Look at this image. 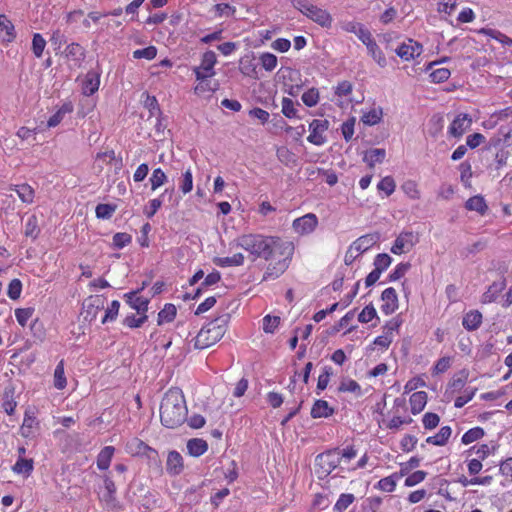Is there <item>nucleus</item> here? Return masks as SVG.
<instances>
[{"mask_svg":"<svg viewBox=\"0 0 512 512\" xmlns=\"http://www.w3.org/2000/svg\"><path fill=\"white\" fill-rule=\"evenodd\" d=\"M50 42L54 46V50L58 52L67 41L65 35L60 30H56L52 33Z\"/></svg>","mask_w":512,"mask_h":512,"instance_id":"nucleus-64","label":"nucleus"},{"mask_svg":"<svg viewBox=\"0 0 512 512\" xmlns=\"http://www.w3.org/2000/svg\"><path fill=\"white\" fill-rule=\"evenodd\" d=\"M236 246L248 251L253 260L272 259L276 255H288L294 250L292 242L283 241L279 237L261 234H244L235 240Z\"/></svg>","mask_w":512,"mask_h":512,"instance_id":"nucleus-1","label":"nucleus"},{"mask_svg":"<svg viewBox=\"0 0 512 512\" xmlns=\"http://www.w3.org/2000/svg\"><path fill=\"white\" fill-rule=\"evenodd\" d=\"M368 53L371 55V57L377 62V64L380 67H385L387 64L386 58L383 55L382 51L380 50L379 46L375 42H371L367 46Z\"/></svg>","mask_w":512,"mask_h":512,"instance_id":"nucleus-36","label":"nucleus"},{"mask_svg":"<svg viewBox=\"0 0 512 512\" xmlns=\"http://www.w3.org/2000/svg\"><path fill=\"white\" fill-rule=\"evenodd\" d=\"M391 262H392V258L388 254H386V253L378 254L374 259V266H375L374 269H378L379 272L382 273L384 270H386L389 267Z\"/></svg>","mask_w":512,"mask_h":512,"instance_id":"nucleus-50","label":"nucleus"},{"mask_svg":"<svg viewBox=\"0 0 512 512\" xmlns=\"http://www.w3.org/2000/svg\"><path fill=\"white\" fill-rule=\"evenodd\" d=\"M472 124V118L469 114L461 113L455 117L448 129V134L455 138H460Z\"/></svg>","mask_w":512,"mask_h":512,"instance_id":"nucleus-9","label":"nucleus"},{"mask_svg":"<svg viewBox=\"0 0 512 512\" xmlns=\"http://www.w3.org/2000/svg\"><path fill=\"white\" fill-rule=\"evenodd\" d=\"M411 267V264L409 262H406V263H399L394 271L392 273H390L389 275V281H396L400 278H402L406 273L407 271L410 269Z\"/></svg>","mask_w":512,"mask_h":512,"instance_id":"nucleus-61","label":"nucleus"},{"mask_svg":"<svg viewBox=\"0 0 512 512\" xmlns=\"http://www.w3.org/2000/svg\"><path fill=\"white\" fill-rule=\"evenodd\" d=\"M377 188L385 192L387 196H390L395 191L396 184L391 176H386L378 183Z\"/></svg>","mask_w":512,"mask_h":512,"instance_id":"nucleus-47","label":"nucleus"},{"mask_svg":"<svg viewBox=\"0 0 512 512\" xmlns=\"http://www.w3.org/2000/svg\"><path fill=\"white\" fill-rule=\"evenodd\" d=\"M386 151L383 148H373L368 150L364 155V162L369 167H374L376 163H382L385 159Z\"/></svg>","mask_w":512,"mask_h":512,"instance_id":"nucleus-27","label":"nucleus"},{"mask_svg":"<svg viewBox=\"0 0 512 512\" xmlns=\"http://www.w3.org/2000/svg\"><path fill=\"white\" fill-rule=\"evenodd\" d=\"M341 463V451L338 448L328 450L316 457V465L324 476L329 475Z\"/></svg>","mask_w":512,"mask_h":512,"instance_id":"nucleus-6","label":"nucleus"},{"mask_svg":"<svg viewBox=\"0 0 512 512\" xmlns=\"http://www.w3.org/2000/svg\"><path fill=\"white\" fill-rule=\"evenodd\" d=\"M311 133L308 136L307 140L314 145H322L325 142V137L322 135L324 131H326L329 127V122L327 120H318L315 119L310 123Z\"/></svg>","mask_w":512,"mask_h":512,"instance_id":"nucleus-12","label":"nucleus"},{"mask_svg":"<svg viewBox=\"0 0 512 512\" xmlns=\"http://www.w3.org/2000/svg\"><path fill=\"white\" fill-rule=\"evenodd\" d=\"M217 62L216 54L209 50L206 51L201 60V64L198 67L193 68L196 80L204 81L215 75L214 66Z\"/></svg>","mask_w":512,"mask_h":512,"instance_id":"nucleus-7","label":"nucleus"},{"mask_svg":"<svg viewBox=\"0 0 512 512\" xmlns=\"http://www.w3.org/2000/svg\"><path fill=\"white\" fill-rule=\"evenodd\" d=\"M476 391H477V388H466L463 391V394L461 396H458L455 399V403H454L455 407L461 408L465 404H467L473 398V396L475 395Z\"/></svg>","mask_w":512,"mask_h":512,"instance_id":"nucleus-54","label":"nucleus"},{"mask_svg":"<svg viewBox=\"0 0 512 512\" xmlns=\"http://www.w3.org/2000/svg\"><path fill=\"white\" fill-rule=\"evenodd\" d=\"M260 62L266 71H272L277 65V57L272 53H263L260 56Z\"/></svg>","mask_w":512,"mask_h":512,"instance_id":"nucleus-53","label":"nucleus"},{"mask_svg":"<svg viewBox=\"0 0 512 512\" xmlns=\"http://www.w3.org/2000/svg\"><path fill=\"white\" fill-rule=\"evenodd\" d=\"M485 432L481 427H474L469 429L464 435L462 436V443L465 445H468L472 442H475L479 439H481L484 436Z\"/></svg>","mask_w":512,"mask_h":512,"instance_id":"nucleus-39","label":"nucleus"},{"mask_svg":"<svg viewBox=\"0 0 512 512\" xmlns=\"http://www.w3.org/2000/svg\"><path fill=\"white\" fill-rule=\"evenodd\" d=\"M115 448L113 446H105L97 456V467L100 470H107L114 455Z\"/></svg>","mask_w":512,"mask_h":512,"instance_id":"nucleus-28","label":"nucleus"},{"mask_svg":"<svg viewBox=\"0 0 512 512\" xmlns=\"http://www.w3.org/2000/svg\"><path fill=\"white\" fill-rule=\"evenodd\" d=\"M54 386L57 389H63L66 386V378L64 375L63 360L59 362L54 371Z\"/></svg>","mask_w":512,"mask_h":512,"instance_id":"nucleus-43","label":"nucleus"},{"mask_svg":"<svg viewBox=\"0 0 512 512\" xmlns=\"http://www.w3.org/2000/svg\"><path fill=\"white\" fill-rule=\"evenodd\" d=\"M71 104H64L55 114H53L47 122L49 128L56 127L64 118L65 114L72 112Z\"/></svg>","mask_w":512,"mask_h":512,"instance_id":"nucleus-35","label":"nucleus"},{"mask_svg":"<svg viewBox=\"0 0 512 512\" xmlns=\"http://www.w3.org/2000/svg\"><path fill=\"white\" fill-rule=\"evenodd\" d=\"M131 241V235L125 232H119L113 236V246L117 249L124 248L126 245L131 243Z\"/></svg>","mask_w":512,"mask_h":512,"instance_id":"nucleus-56","label":"nucleus"},{"mask_svg":"<svg viewBox=\"0 0 512 512\" xmlns=\"http://www.w3.org/2000/svg\"><path fill=\"white\" fill-rule=\"evenodd\" d=\"M141 316L139 318H136L135 315H129L126 316L123 320V324L130 327V328H138L141 327L145 321L147 320L148 316L146 314H140Z\"/></svg>","mask_w":512,"mask_h":512,"instance_id":"nucleus-62","label":"nucleus"},{"mask_svg":"<svg viewBox=\"0 0 512 512\" xmlns=\"http://www.w3.org/2000/svg\"><path fill=\"white\" fill-rule=\"evenodd\" d=\"M22 291V283L19 279H13L9 283L7 294L12 300H17Z\"/></svg>","mask_w":512,"mask_h":512,"instance_id":"nucleus-59","label":"nucleus"},{"mask_svg":"<svg viewBox=\"0 0 512 512\" xmlns=\"http://www.w3.org/2000/svg\"><path fill=\"white\" fill-rule=\"evenodd\" d=\"M33 313V308H18L15 310L16 319L23 327L27 324V321L32 317Z\"/></svg>","mask_w":512,"mask_h":512,"instance_id":"nucleus-57","label":"nucleus"},{"mask_svg":"<svg viewBox=\"0 0 512 512\" xmlns=\"http://www.w3.org/2000/svg\"><path fill=\"white\" fill-rule=\"evenodd\" d=\"M103 482V490L99 492L100 500L105 504V506L108 509L118 508L119 505L116 499V486L114 481L110 478L109 475H105Z\"/></svg>","mask_w":512,"mask_h":512,"instance_id":"nucleus-8","label":"nucleus"},{"mask_svg":"<svg viewBox=\"0 0 512 512\" xmlns=\"http://www.w3.org/2000/svg\"><path fill=\"white\" fill-rule=\"evenodd\" d=\"M183 458L177 451H170L167 456L166 470L170 475H179L183 471Z\"/></svg>","mask_w":512,"mask_h":512,"instance_id":"nucleus-18","label":"nucleus"},{"mask_svg":"<svg viewBox=\"0 0 512 512\" xmlns=\"http://www.w3.org/2000/svg\"><path fill=\"white\" fill-rule=\"evenodd\" d=\"M85 307L86 313L88 315H91L92 318H95L98 310L103 309L104 300L101 299L99 296L90 297L89 300L87 301V304H85Z\"/></svg>","mask_w":512,"mask_h":512,"instance_id":"nucleus-38","label":"nucleus"},{"mask_svg":"<svg viewBox=\"0 0 512 512\" xmlns=\"http://www.w3.org/2000/svg\"><path fill=\"white\" fill-rule=\"evenodd\" d=\"M116 210L115 205L111 204H98L95 209V213L97 218L100 219H109L112 217L113 213Z\"/></svg>","mask_w":512,"mask_h":512,"instance_id":"nucleus-44","label":"nucleus"},{"mask_svg":"<svg viewBox=\"0 0 512 512\" xmlns=\"http://www.w3.org/2000/svg\"><path fill=\"white\" fill-rule=\"evenodd\" d=\"M208 449V444L205 440L200 438H193L187 442L188 453L193 457L203 455Z\"/></svg>","mask_w":512,"mask_h":512,"instance_id":"nucleus-22","label":"nucleus"},{"mask_svg":"<svg viewBox=\"0 0 512 512\" xmlns=\"http://www.w3.org/2000/svg\"><path fill=\"white\" fill-rule=\"evenodd\" d=\"M354 499L355 497L353 494H341L334 505V511L343 512L353 503Z\"/></svg>","mask_w":512,"mask_h":512,"instance_id":"nucleus-45","label":"nucleus"},{"mask_svg":"<svg viewBox=\"0 0 512 512\" xmlns=\"http://www.w3.org/2000/svg\"><path fill=\"white\" fill-rule=\"evenodd\" d=\"M278 160L286 166H294L296 164V155L287 147H280L276 152Z\"/></svg>","mask_w":512,"mask_h":512,"instance_id":"nucleus-34","label":"nucleus"},{"mask_svg":"<svg viewBox=\"0 0 512 512\" xmlns=\"http://www.w3.org/2000/svg\"><path fill=\"white\" fill-rule=\"evenodd\" d=\"M140 290L131 291L124 295L126 303L129 304L138 314H146L149 305V299L138 296Z\"/></svg>","mask_w":512,"mask_h":512,"instance_id":"nucleus-16","label":"nucleus"},{"mask_svg":"<svg viewBox=\"0 0 512 512\" xmlns=\"http://www.w3.org/2000/svg\"><path fill=\"white\" fill-rule=\"evenodd\" d=\"M157 55V49L154 46H148L143 49H138L133 52V57L135 59H142L145 58L147 60H152Z\"/></svg>","mask_w":512,"mask_h":512,"instance_id":"nucleus-49","label":"nucleus"},{"mask_svg":"<svg viewBox=\"0 0 512 512\" xmlns=\"http://www.w3.org/2000/svg\"><path fill=\"white\" fill-rule=\"evenodd\" d=\"M334 413V409L325 400H316L311 409L313 418H327Z\"/></svg>","mask_w":512,"mask_h":512,"instance_id":"nucleus-21","label":"nucleus"},{"mask_svg":"<svg viewBox=\"0 0 512 512\" xmlns=\"http://www.w3.org/2000/svg\"><path fill=\"white\" fill-rule=\"evenodd\" d=\"M282 113L287 118L297 117V109L293 100L287 97L282 99Z\"/></svg>","mask_w":512,"mask_h":512,"instance_id":"nucleus-48","label":"nucleus"},{"mask_svg":"<svg viewBox=\"0 0 512 512\" xmlns=\"http://www.w3.org/2000/svg\"><path fill=\"white\" fill-rule=\"evenodd\" d=\"M291 3L295 9L321 27L330 28L332 26L333 18L327 10L311 4L308 0H291Z\"/></svg>","mask_w":512,"mask_h":512,"instance_id":"nucleus-4","label":"nucleus"},{"mask_svg":"<svg viewBox=\"0 0 512 512\" xmlns=\"http://www.w3.org/2000/svg\"><path fill=\"white\" fill-rule=\"evenodd\" d=\"M12 469L15 473L25 474L28 476L33 470V460L20 457Z\"/></svg>","mask_w":512,"mask_h":512,"instance_id":"nucleus-37","label":"nucleus"},{"mask_svg":"<svg viewBox=\"0 0 512 512\" xmlns=\"http://www.w3.org/2000/svg\"><path fill=\"white\" fill-rule=\"evenodd\" d=\"M161 423L174 429L187 419V406L183 393L178 388L169 389L160 405Z\"/></svg>","mask_w":512,"mask_h":512,"instance_id":"nucleus-2","label":"nucleus"},{"mask_svg":"<svg viewBox=\"0 0 512 512\" xmlns=\"http://www.w3.org/2000/svg\"><path fill=\"white\" fill-rule=\"evenodd\" d=\"M16 192L18 197L22 200L24 203H32L34 199V189L28 185V184H20L15 185V187L12 189Z\"/></svg>","mask_w":512,"mask_h":512,"instance_id":"nucleus-32","label":"nucleus"},{"mask_svg":"<svg viewBox=\"0 0 512 512\" xmlns=\"http://www.w3.org/2000/svg\"><path fill=\"white\" fill-rule=\"evenodd\" d=\"M120 308V303L117 300H113L110 306L106 309L105 315L102 319V323H107L116 319Z\"/></svg>","mask_w":512,"mask_h":512,"instance_id":"nucleus-55","label":"nucleus"},{"mask_svg":"<svg viewBox=\"0 0 512 512\" xmlns=\"http://www.w3.org/2000/svg\"><path fill=\"white\" fill-rule=\"evenodd\" d=\"M46 47V40L40 33H35L32 39V52L35 57L40 58L43 55V51Z\"/></svg>","mask_w":512,"mask_h":512,"instance_id":"nucleus-41","label":"nucleus"},{"mask_svg":"<svg viewBox=\"0 0 512 512\" xmlns=\"http://www.w3.org/2000/svg\"><path fill=\"white\" fill-rule=\"evenodd\" d=\"M379 240L377 233L366 234L356 239L345 254L344 262L351 265L362 253L373 247Z\"/></svg>","mask_w":512,"mask_h":512,"instance_id":"nucleus-5","label":"nucleus"},{"mask_svg":"<svg viewBox=\"0 0 512 512\" xmlns=\"http://www.w3.org/2000/svg\"><path fill=\"white\" fill-rule=\"evenodd\" d=\"M381 300L383 301L381 310L386 315L392 314L398 308L397 293L392 287H389L382 292Z\"/></svg>","mask_w":512,"mask_h":512,"instance_id":"nucleus-15","label":"nucleus"},{"mask_svg":"<svg viewBox=\"0 0 512 512\" xmlns=\"http://www.w3.org/2000/svg\"><path fill=\"white\" fill-rule=\"evenodd\" d=\"M482 323V314L478 311H470L463 317L462 324L469 331L476 330Z\"/></svg>","mask_w":512,"mask_h":512,"instance_id":"nucleus-29","label":"nucleus"},{"mask_svg":"<svg viewBox=\"0 0 512 512\" xmlns=\"http://www.w3.org/2000/svg\"><path fill=\"white\" fill-rule=\"evenodd\" d=\"M167 181V176L161 168L153 171L150 177L151 189L154 191L162 186Z\"/></svg>","mask_w":512,"mask_h":512,"instance_id":"nucleus-42","label":"nucleus"},{"mask_svg":"<svg viewBox=\"0 0 512 512\" xmlns=\"http://www.w3.org/2000/svg\"><path fill=\"white\" fill-rule=\"evenodd\" d=\"M382 118V110L381 109H372L368 113L362 116V122L367 125H375L381 121Z\"/></svg>","mask_w":512,"mask_h":512,"instance_id":"nucleus-46","label":"nucleus"},{"mask_svg":"<svg viewBox=\"0 0 512 512\" xmlns=\"http://www.w3.org/2000/svg\"><path fill=\"white\" fill-rule=\"evenodd\" d=\"M506 288V280L501 277L498 281H494L482 295V303L494 302L500 293Z\"/></svg>","mask_w":512,"mask_h":512,"instance_id":"nucleus-17","label":"nucleus"},{"mask_svg":"<svg viewBox=\"0 0 512 512\" xmlns=\"http://www.w3.org/2000/svg\"><path fill=\"white\" fill-rule=\"evenodd\" d=\"M40 232L39 226H38V220L35 215H32L28 218L26 224H25V231L24 234L26 237H30L32 239H36L38 234Z\"/></svg>","mask_w":512,"mask_h":512,"instance_id":"nucleus-40","label":"nucleus"},{"mask_svg":"<svg viewBox=\"0 0 512 512\" xmlns=\"http://www.w3.org/2000/svg\"><path fill=\"white\" fill-rule=\"evenodd\" d=\"M377 315L376 310L372 304L367 305L364 307V309L361 311V313L358 316V320L361 323H368L373 318H375Z\"/></svg>","mask_w":512,"mask_h":512,"instance_id":"nucleus-63","label":"nucleus"},{"mask_svg":"<svg viewBox=\"0 0 512 512\" xmlns=\"http://www.w3.org/2000/svg\"><path fill=\"white\" fill-rule=\"evenodd\" d=\"M422 53V45L412 39L408 43H402L397 49L396 54L403 60L409 61Z\"/></svg>","mask_w":512,"mask_h":512,"instance_id":"nucleus-14","label":"nucleus"},{"mask_svg":"<svg viewBox=\"0 0 512 512\" xmlns=\"http://www.w3.org/2000/svg\"><path fill=\"white\" fill-rule=\"evenodd\" d=\"M452 434V429L450 426H443L440 428L439 432L434 436H429L426 439V443L436 445V446H444L448 439Z\"/></svg>","mask_w":512,"mask_h":512,"instance_id":"nucleus-23","label":"nucleus"},{"mask_svg":"<svg viewBox=\"0 0 512 512\" xmlns=\"http://www.w3.org/2000/svg\"><path fill=\"white\" fill-rule=\"evenodd\" d=\"M239 70L244 76L256 79L258 77L253 55H245L239 61Z\"/></svg>","mask_w":512,"mask_h":512,"instance_id":"nucleus-20","label":"nucleus"},{"mask_svg":"<svg viewBox=\"0 0 512 512\" xmlns=\"http://www.w3.org/2000/svg\"><path fill=\"white\" fill-rule=\"evenodd\" d=\"M213 262L220 267L241 266L244 263L242 253H236L232 257H216Z\"/></svg>","mask_w":512,"mask_h":512,"instance_id":"nucleus-30","label":"nucleus"},{"mask_svg":"<svg viewBox=\"0 0 512 512\" xmlns=\"http://www.w3.org/2000/svg\"><path fill=\"white\" fill-rule=\"evenodd\" d=\"M15 28L12 22L4 14L0 15V38L5 42H12L15 39Z\"/></svg>","mask_w":512,"mask_h":512,"instance_id":"nucleus-19","label":"nucleus"},{"mask_svg":"<svg viewBox=\"0 0 512 512\" xmlns=\"http://www.w3.org/2000/svg\"><path fill=\"white\" fill-rule=\"evenodd\" d=\"M64 53L67 58L76 62L82 61L85 57L84 48L78 43H71L67 45Z\"/></svg>","mask_w":512,"mask_h":512,"instance_id":"nucleus-31","label":"nucleus"},{"mask_svg":"<svg viewBox=\"0 0 512 512\" xmlns=\"http://www.w3.org/2000/svg\"><path fill=\"white\" fill-rule=\"evenodd\" d=\"M229 320L230 314L223 313L204 326L195 338V348L205 349L218 342L224 336Z\"/></svg>","mask_w":512,"mask_h":512,"instance_id":"nucleus-3","label":"nucleus"},{"mask_svg":"<svg viewBox=\"0 0 512 512\" xmlns=\"http://www.w3.org/2000/svg\"><path fill=\"white\" fill-rule=\"evenodd\" d=\"M99 76L95 72H88L83 82V93L87 96L93 95L99 88Z\"/></svg>","mask_w":512,"mask_h":512,"instance_id":"nucleus-26","label":"nucleus"},{"mask_svg":"<svg viewBox=\"0 0 512 512\" xmlns=\"http://www.w3.org/2000/svg\"><path fill=\"white\" fill-rule=\"evenodd\" d=\"M339 391L341 392H352L356 394H361L360 385L352 379H344L339 386Z\"/></svg>","mask_w":512,"mask_h":512,"instance_id":"nucleus-52","label":"nucleus"},{"mask_svg":"<svg viewBox=\"0 0 512 512\" xmlns=\"http://www.w3.org/2000/svg\"><path fill=\"white\" fill-rule=\"evenodd\" d=\"M301 98L306 106L313 107L318 103L319 92L317 89L311 88L308 91L304 92Z\"/></svg>","mask_w":512,"mask_h":512,"instance_id":"nucleus-51","label":"nucleus"},{"mask_svg":"<svg viewBox=\"0 0 512 512\" xmlns=\"http://www.w3.org/2000/svg\"><path fill=\"white\" fill-rule=\"evenodd\" d=\"M292 254L293 251H291L288 255H280L282 257L281 259L275 263L269 264L264 273L263 279H276L282 275L289 267Z\"/></svg>","mask_w":512,"mask_h":512,"instance_id":"nucleus-10","label":"nucleus"},{"mask_svg":"<svg viewBox=\"0 0 512 512\" xmlns=\"http://www.w3.org/2000/svg\"><path fill=\"white\" fill-rule=\"evenodd\" d=\"M427 403V393L424 391H418L411 395L410 406L412 414L416 415L420 413Z\"/></svg>","mask_w":512,"mask_h":512,"instance_id":"nucleus-24","label":"nucleus"},{"mask_svg":"<svg viewBox=\"0 0 512 512\" xmlns=\"http://www.w3.org/2000/svg\"><path fill=\"white\" fill-rule=\"evenodd\" d=\"M416 243V237L412 232H402L394 241L391 252L396 255L408 252Z\"/></svg>","mask_w":512,"mask_h":512,"instance_id":"nucleus-11","label":"nucleus"},{"mask_svg":"<svg viewBox=\"0 0 512 512\" xmlns=\"http://www.w3.org/2000/svg\"><path fill=\"white\" fill-rule=\"evenodd\" d=\"M317 223V217L312 213H308L293 221V229L299 234H308L316 228Z\"/></svg>","mask_w":512,"mask_h":512,"instance_id":"nucleus-13","label":"nucleus"},{"mask_svg":"<svg viewBox=\"0 0 512 512\" xmlns=\"http://www.w3.org/2000/svg\"><path fill=\"white\" fill-rule=\"evenodd\" d=\"M280 323V317L267 315L263 319V330L266 333H274Z\"/></svg>","mask_w":512,"mask_h":512,"instance_id":"nucleus-60","label":"nucleus"},{"mask_svg":"<svg viewBox=\"0 0 512 512\" xmlns=\"http://www.w3.org/2000/svg\"><path fill=\"white\" fill-rule=\"evenodd\" d=\"M422 422L425 429L431 430L438 426L440 417L436 413L427 412L424 414Z\"/></svg>","mask_w":512,"mask_h":512,"instance_id":"nucleus-58","label":"nucleus"},{"mask_svg":"<svg viewBox=\"0 0 512 512\" xmlns=\"http://www.w3.org/2000/svg\"><path fill=\"white\" fill-rule=\"evenodd\" d=\"M465 208L470 211H476L480 215H484L488 210V206L481 195L470 197L465 203Z\"/></svg>","mask_w":512,"mask_h":512,"instance_id":"nucleus-25","label":"nucleus"},{"mask_svg":"<svg viewBox=\"0 0 512 512\" xmlns=\"http://www.w3.org/2000/svg\"><path fill=\"white\" fill-rule=\"evenodd\" d=\"M177 309L173 304H166L164 308L158 313V325L163 323L172 322L176 316Z\"/></svg>","mask_w":512,"mask_h":512,"instance_id":"nucleus-33","label":"nucleus"}]
</instances>
